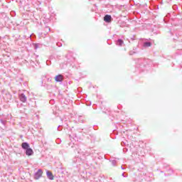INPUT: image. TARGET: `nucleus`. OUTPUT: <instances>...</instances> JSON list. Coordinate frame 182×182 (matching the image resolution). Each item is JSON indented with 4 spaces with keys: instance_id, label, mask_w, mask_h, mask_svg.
Here are the masks:
<instances>
[{
    "instance_id": "obj_17",
    "label": "nucleus",
    "mask_w": 182,
    "mask_h": 182,
    "mask_svg": "<svg viewBox=\"0 0 182 182\" xmlns=\"http://www.w3.org/2000/svg\"><path fill=\"white\" fill-rule=\"evenodd\" d=\"M59 127H60V126H59V127H58V130H59V131H60V129H59Z\"/></svg>"
},
{
    "instance_id": "obj_16",
    "label": "nucleus",
    "mask_w": 182,
    "mask_h": 182,
    "mask_svg": "<svg viewBox=\"0 0 182 182\" xmlns=\"http://www.w3.org/2000/svg\"><path fill=\"white\" fill-rule=\"evenodd\" d=\"M122 176L126 177V176H124V173H122Z\"/></svg>"
},
{
    "instance_id": "obj_7",
    "label": "nucleus",
    "mask_w": 182,
    "mask_h": 182,
    "mask_svg": "<svg viewBox=\"0 0 182 182\" xmlns=\"http://www.w3.org/2000/svg\"><path fill=\"white\" fill-rule=\"evenodd\" d=\"M55 82H63V75H58L55 77Z\"/></svg>"
},
{
    "instance_id": "obj_1",
    "label": "nucleus",
    "mask_w": 182,
    "mask_h": 182,
    "mask_svg": "<svg viewBox=\"0 0 182 182\" xmlns=\"http://www.w3.org/2000/svg\"><path fill=\"white\" fill-rule=\"evenodd\" d=\"M42 174H43V171H42V169H38L37 172H36L34 174L35 180H39L40 178L42 177Z\"/></svg>"
},
{
    "instance_id": "obj_15",
    "label": "nucleus",
    "mask_w": 182,
    "mask_h": 182,
    "mask_svg": "<svg viewBox=\"0 0 182 182\" xmlns=\"http://www.w3.org/2000/svg\"><path fill=\"white\" fill-rule=\"evenodd\" d=\"M121 168H122V170H124V168H123V166H121Z\"/></svg>"
},
{
    "instance_id": "obj_2",
    "label": "nucleus",
    "mask_w": 182,
    "mask_h": 182,
    "mask_svg": "<svg viewBox=\"0 0 182 182\" xmlns=\"http://www.w3.org/2000/svg\"><path fill=\"white\" fill-rule=\"evenodd\" d=\"M18 96L21 102H22L23 103H26L27 97L26 95H25V94L21 93Z\"/></svg>"
},
{
    "instance_id": "obj_19",
    "label": "nucleus",
    "mask_w": 182,
    "mask_h": 182,
    "mask_svg": "<svg viewBox=\"0 0 182 182\" xmlns=\"http://www.w3.org/2000/svg\"><path fill=\"white\" fill-rule=\"evenodd\" d=\"M0 41H1V37H0Z\"/></svg>"
},
{
    "instance_id": "obj_13",
    "label": "nucleus",
    "mask_w": 182,
    "mask_h": 182,
    "mask_svg": "<svg viewBox=\"0 0 182 182\" xmlns=\"http://www.w3.org/2000/svg\"><path fill=\"white\" fill-rule=\"evenodd\" d=\"M0 122L2 124H5L6 123V122L4 121V119H0Z\"/></svg>"
},
{
    "instance_id": "obj_4",
    "label": "nucleus",
    "mask_w": 182,
    "mask_h": 182,
    "mask_svg": "<svg viewBox=\"0 0 182 182\" xmlns=\"http://www.w3.org/2000/svg\"><path fill=\"white\" fill-rule=\"evenodd\" d=\"M46 175L49 180H54L55 176H53V173H52V172L50 171H46Z\"/></svg>"
},
{
    "instance_id": "obj_6",
    "label": "nucleus",
    "mask_w": 182,
    "mask_h": 182,
    "mask_svg": "<svg viewBox=\"0 0 182 182\" xmlns=\"http://www.w3.org/2000/svg\"><path fill=\"white\" fill-rule=\"evenodd\" d=\"M26 156H32L33 154V149L30 146L28 149H26Z\"/></svg>"
},
{
    "instance_id": "obj_10",
    "label": "nucleus",
    "mask_w": 182,
    "mask_h": 182,
    "mask_svg": "<svg viewBox=\"0 0 182 182\" xmlns=\"http://www.w3.org/2000/svg\"><path fill=\"white\" fill-rule=\"evenodd\" d=\"M144 46V48H149V46H151V43L150 42H145Z\"/></svg>"
},
{
    "instance_id": "obj_3",
    "label": "nucleus",
    "mask_w": 182,
    "mask_h": 182,
    "mask_svg": "<svg viewBox=\"0 0 182 182\" xmlns=\"http://www.w3.org/2000/svg\"><path fill=\"white\" fill-rule=\"evenodd\" d=\"M104 21L105 22H107V23H110L112 22V16L107 14L104 16Z\"/></svg>"
},
{
    "instance_id": "obj_12",
    "label": "nucleus",
    "mask_w": 182,
    "mask_h": 182,
    "mask_svg": "<svg viewBox=\"0 0 182 182\" xmlns=\"http://www.w3.org/2000/svg\"><path fill=\"white\" fill-rule=\"evenodd\" d=\"M111 163H112V166H116V160H112V161H111Z\"/></svg>"
},
{
    "instance_id": "obj_8",
    "label": "nucleus",
    "mask_w": 182,
    "mask_h": 182,
    "mask_svg": "<svg viewBox=\"0 0 182 182\" xmlns=\"http://www.w3.org/2000/svg\"><path fill=\"white\" fill-rule=\"evenodd\" d=\"M5 98L6 99L7 102H9V100H12V95L7 92H6Z\"/></svg>"
},
{
    "instance_id": "obj_9",
    "label": "nucleus",
    "mask_w": 182,
    "mask_h": 182,
    "mask_svg": "<svg viewBox=\"0 0 182 182\" xmlns=\"http://www.w3.org/2000/svg\"><path fill=\"white\" fill-rule=\"evenodd\" d=\"M123 43H124V42L121 38H119V39L117 41V46H123Z\"/></svg>"
},
{
    "instance_id": "obj_14",
    "label": "nucleus",
    "mask_w": 182,
    "mask_h": 182,
    "mask_svg": "<svg viewBox=\"0 0 182 182\" xmlns=\"http://www.w3.org/2000/svg\"><path fill=\"white\" fill-rule=\"evenodd\" d=\"M134 53H136V52H134V51H130L129 52V55H133Z\"/></svg>"
},
{
    "instance_id": "obj_18",
    "label": "nucleus",
    "mask_w": 182,
    "mask_h": 182,
    "mask_svg": "<svg viewBox=\"0 0 182 182\" xmlns=\"http://www.w3.org/2000/svg\"><path fill=\"white\" fill-rule=\"evenodd\" d=\"M124 142H122V144H122V146H123V144H124Z\"/></svg>"
},
{
    "instance_id": "obj_11",
    "label": "nucleus",
    "mask_w": 182,
    "mask_h": 182,
    "mask_svg": "<svg viewBox=\"0 0 182 182\" xmlns=\"http://www.w3.org/2000/svg\"><path fill=\"white\" fill-rule=\"evenodd\" d=\"M33 46H34V49H38V48H39V44H38V43H34L33 44Z\"/></svg>"
},
{
    "instance_id": "obj_5",
    "label": "nucleus",
    "mask_w": 182,
    "mask_h": 182,
    "mask_svg": "<svg viewBox=\"0 0 182 182\" xmlns=\"http://www.w3.org/2000/svg\"><path fill=\"white\" fill-rule=\"evenodd\" d=\"M21 147L23 149V150H27L29 149L30 146H29V144L28 142H23L21 144Z\"/></svg>"
}]
</instances>
